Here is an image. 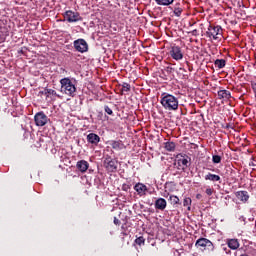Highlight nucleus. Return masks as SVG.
<instances>
[{
  "label": "nucleus",
  "mask_w": 256,
  "mask_h": 256,
  "mask_svg": "<svg viewBox=\"0 0 256 256\" xmlns=\"http://www.w3.org/2000/svg\"><path fill=\"white\" fill-rule=\"evenodd\" d=\"M160 103L166 111H177L179 109V99L169 93H163Z\"/></svg>",
  "instance_id": "1"
},
{
  "label": "nucleus",
  "mask_w": 256,
  "mask_h": 256,
  "mask_svg": "<svg viewBox=\"0 0 256 256\" xmlns=\"http://www.w3.org/2000/svg\"><path fill=\"white\" fill-rule=\"evenodd\" d=\"M64 17L68 23H77V21H83L81 15L73 10L66 11Z\"/></svg>",
  "instance_id": "5"
},
{
  "label": "nucleus",
  "mask_w": 256,
  "mask_h": 256,
  "mask_svg": "<svg viewBox=\"0 0 256 256\" xmlns=\"http://www.w3.org/2000/svg\"><path fill=\"white\" fill-rule=\"evenodd\" d=\"M122 189H123V191H127V185L124 184V185L122 186Z\"/></svg>",
  "instance_id": "34"
},
{
  "label": "nucleus",
  "mask_w": 256,
  "mask_h": 256,
  "mask_svg": "<svg viewBox=\"0 0 256 256\" xmlns=\"http://www.w3.org/2000/svg\"><path fill=\"white\" fill-rule=\"evenodd\" d=\"M111 147L116 151H120V149H123V143L121 141H112Z\"/></svg>",
  "instance_id": "22"
},
{
  "label": "nucleus",
  "mask_w": 256,
  "mask_h": 256,
  "mask_svg": "<svg viewBox=\"0 0 256 256\" xmlns=\"http://www.w3.org/2000/svg\"><path fill=\"white\" fill-rule=\"evenodd\" d=\"M104 167L110 173H114V171H117V160L111 158L110 156H106L104 160Z\"/></svg>",
  "instance_id": "7"
},
{
  "label": "nucleus",
  "mask_w": 256,
  "mask_h": 256,
  "mask_svg": "<svg viewBox=\"0 0 256 256\" xmlns=\"http://www.w3.org/2000/svg\"><path fill=\"white\" fill-rule=\"evenodd\" d=\"M173 13L176 17H181V13H183V7H181V3H176L174 5Z\"/></svg>",
  "instance_id": "19"
},
{
  "label": "nucleus",
  "mask_w": 256,
  "mask_h": 256,
  "mask_svg": "<svg viewBox=\"0 0 256 256\" xmlns=\"http://www.w3.org/2000/svg\"><path fill=\"white\" fill-rule=\"evenodd\" d=\"M169 193H167V195H164V197H168Z\"/></svg>",
  "instance_id": "36"
},
{
  "label": "nucleus",
  "mask_w": 256,
  "mask_h": 256,
  "mask_svg": "<svg viewBox=\"0 0 256 256\" xmlns=\"http://www.w3.org/2000/svg\"><path fill=\"white\" fill-rule=\"evenodd\" d=\"M178 165L179 167L185 168L189 166V159L187 158H180L178 159Z\"/></svg>",
  "instance_id": "23"
},
{
  "label": "nucleus",
  "mask_w": 256,
  "mask_h": 256,
  "mask_svg": "<svg viewBox=\"0 0 256 256\" xmlns=\"http://www.w3.org/2000/svg\"><path fill=\"white\" fill-rule=\"evenodd\" d=\"M206 35L209 37V39H214V41H217L223 37V28H221V26L210 25Z\"/></svg>",
  "instance_id": "3"
},
{
  "label": "nucleus",
  "mask_w": 256,
  "mask_h": 256,
  "mask_svg": "<svg viewBox=\"0 0 256 256\" xmlns=\"http://www.w3.org/2000/svg\"><path fill=\"white\" fill-rule=\"evenodd\" d=\"M87 141L88 143H91V145H99V141H101V137L95 133H90L87 135Z\"/></svg>",
  "instance_id": "14"
},
{
  "label": "nucleus",
  "mask_w": 256,
  "mask_h": 256,
  "mask_svg": "<svg viewBox=\"0 0 256 256\" xmlns=\"http://www.w3.org/2000/svg\"><path fill=\"white\" fill-rule=\"evenodd\" d=\"M74 48L79 53H87V51H89V45H87V42L84 39L74 41Z\"/></svg>",
  "instance_id": "8"
},
{
  "label": "nucleus",
  "mask_w": 256,
  "mask_h": 256,
  "mask_svg": "<svg viewBox=\"0 0 256 256\" xmlns=\"http://www.w3.org/2000/svg\"><path fill=\"white\" fill-rule=\"evenodd\" d=\"M168 201L173 205V207H177V205H181V200L179 197L175 195H170Z\"/></svg>",
  "instance_id": "20"
},
{
  "label": "nucleus",
  "mask_w": 256,
  "mask_h": 256,
  "mask_svg": "<svg viewBox=\"0 0 256 256\" xmlns=\"http://www.w3.org/2000/svg\"><path fill=\"white\" fill-rule=\"evenodd\" d=\"M119 223H121V222L119 221V219H117V217H114V224H115V225H119Z\"/></svg>",
  "instance_id": "32"
},
{
  "label": "nucleus",
  "mask_w": 256,
  "mask_h": 256,
  "mask_svg": "<svg viewBox=\"0 0 256 256\" xmlns=\"http://www.w3.org/2000/svg\"><path fill=\"white\" fill-rule=\"evenodd\" d=\"M34 121L37 127H45V125H47V122L49 121V118L47 117V115H45V113L38 112L34 116Z\"/></svg>",
  "instance_id": "6"
},
{
  "label": "nucleus",
  "mask_w": 256,
  "mask_h": 256,
  "mask_svg": "<svg viewBox=\"0 0 256 256\" xmlns=\"http://www.w3.org/2000/svg\"><path fill=\"white\" fill-rule=\"evenodd\" d=\"M41 95H46V97H59L57 91L53 89H45L44 91L40 92Z\"/></svg>",
  "instance_id": "17"
},
{
  "label": "nucleus",
  "mask_w": 256,
  "mask_h": 256,
  "mask_svg": "<svg viewBox=\"0 0 256 256\" xmlns=\"http://www.w3.org/2000/svg\"><path fill=\"white\" fill-rule=\"evenodd\" d=\"M195 246L197 247V249H202V251H213V249H215V246H213V242H211L207 238H199L196 241Z\"/></svg>",
  "instance_id": "4"
},
{
  "label": "nucleus",
  "mask_w": 256,
  "mask_h": 256,
  "mask_svg": "<svg viewBox=\"0 0 256 256\" xmlns=\"http://www.w3.org/2000/svg\"><path fill=\"white\" fill-rule=\"evenodd\" d=\"M252 89H253L254 93H256V83L252 84Z\"/></svg>",
  "instance_id": "33"
},
{
  "label": "nucleus",
  "mask_w": 256,
  "mask_h": 256,
  "mask_svg": "<svg viewBox=\"0 0 256 256\" xmlns=\"http://www.w3.org/2000/svg\"><path fill=\"white\" fill-rule=\"evenodd\" d=\"M122 93L123 92H127V91H131V85L129 83L124 82L122 84V89H121Z\"/></svg>",
  "instance_id": "27"
},
{
  "label": "nucleus",
  "mask_w": 256,
  "mask_h": 256,
  "mask_svg": "<svg viewBox=\"0 0 256 256\" xmlns=\"http://www.w3.org/2000/svg\"><path fill=\"white\" fill-rule=\"evenodd\" d=\"M205 181H212L213 183L217 182V181H221V176L217 175V174H211L208 173L205 176Z\"/></svg>",
  "instance_id": "16"
},
{
  "label": "nucleus",
  "mask_w": 256,
  "mask_h": 256,
  "mask_svg": "<svg viewBox=\"0 0 256 256\" xmlns=\"http://www.w3.org/2000/svg\"><path fill=\"white\" fill-rule=\"evenodd\" d=\"M227 244L230 249H233V250L239 249V240L237 239H230L227 241Z\"/></svg>",
  "instance_id": "18"
},
{
  "label": "nucleus",
  "mask_w": 256,
  "mask_h": 256,
  "mask_svg": "<svg viewBox=\"0 0 256 256\" xmlns=\"http://www.w3.org/2000/svg\"><path fill=\"white\" fill-rule=\"evenodd\" d=\"M155 1H156L157 5L169 6L175 0H155Z\"/></svg>",
  "instance_id": "26"
},
{
  "label": "nucleus",
  "mask_w": 256,
  "mask_h": 256,
  "mask_svg": "<svg viewBox=\"0 0 256 256\" xmlns=\"http://www.w3.org/2000/svg\"><path fill=\"white\" fill-rule=\"evenodd\" d=\"M123 235H127V233H126V232H123Z\"/></svg>",
  "instance_id": "37"
},
{
  "label": "nucleus",
  "mask_w": 256,
  "mask_h": 256,
  "mask_svg": "<svg viewBox=\"0 0 256 256\" xmlns=\"http://www.w3.org/2000/svg\"><path fill=\"white\" fill-rule=\"evenodd\" d=\"M218 99H223V101H229L231 99V92L228 90L218 91Z\"/></svg>",
  "instance_id": "15"
},
{
  "label": "nucleus",
  "mask_w": 256,
  "mask_h": 256,
  "mask_svg": "<svg viewBox=\"0 0 256 256\" xmlns=\"http://www.w3.org/2000/svg\"><path fill=\"white\" fill-rule=\"evenodd\" d=\"M201 194H197L196 199H200Z\"/></svg>",
  "instance_id": "35"
},
{
  "label": "nucleus",
  "mask_w": 256,
  "mask_h": 256,
  "mask_svg": "<svg viewBox=\"0 0 256 256\" xmlns=\"http://www.w3.org/2000/svg\"><path fill=\"white\" fill-rule=\"evenodd\" d=\"M104 111H105V113H107L108 115H113V110H112L109 106H105V107H104Z\"/></svg>",
  "instance_id": "30"
},
{
  "label": "nucleus",
  "mask_w": 256,
  "mask_h": 256,
  "mask_svg": "<svg viewBox=\"0 0 256 256\" xmlns=\"http://www.w3.org/2000/svg\"><path fill=\"white\" fill-rule=\"evenodd\" d=\"M191 203H192L191 198L190 197H186L183 200V207H187V210L191 211Z\"/></svg>",
  "instance_id": "24"
},
{
  "label": "nucleus",
  "mask_w": 256,
  "mask_h": 256,
  "mask_svg": "<svg viewBox=\"0 0 256 256\" xmlns=\"http://www.w3.org/2000/svg\"><path fill=\"white\" fill-rule=\"evenodd\" d=\"M170 57L174 59V61H181L183 59V50L179 46H172L170 49Z\"/></svg>",
  "instance_id": "9"
},
{
  "label": "nucleus",
  "mask_w": 256,
  "mask_h": 256,
  "mask_svg": "<svg viewBox=\"0 0 256 256\" xmlns=\"http://www.w3.org/2000/svg\"><path fill=\"white\" fill-rule=\"evenodd\" d=\"M136 245H143L145 243V239L143 237H139L135 240Z\"/></svg>",
  "instance_id": "29"
},
{
  "label": "nucleus",
  "mask_w": 256,
  "mask_h": 256,
  "mask_svg": "<svg viewBox=\"0 0 256 256\" xmlns=\"http://www.w3.org/2000/svg\"><path fill=\"white\" fill-rule=\"evenodd\" d=\"M122 229L124 230V229H125V226H122Z\"/></svg>",
  "instance_id": "38"
},
{
  "label": "nucleus",
  "mask_w": 256,
  "mask_h": 256,
  "mask_svg": "<svg viewBox=\"0 0 256 256\" xmlns=\"http://www.w3.org/2000/svg\"><path fill=\"white\" fill-rule=\"evenodd\" d=\"M61 85V93L68 95V97H75V93H77V87H75V83L70 78H62L60 80Z\"/></svg>",
  "instance_id": "2"
},
{
  "label": "nucleus",
  "mask_w": 256,
  "mask_h": 256,
  "mask_svg": "<svg viewBox=\"0 0 256 256\" xmlns=\"http://www.w3.org/2000/svg\"><path fill=\"white\" fill-rule=\"evenodd\" d=\"M235 195L238 201H241V203H247V201H249V192L247 191H237Z\"/></svg>",
  "instance_id": "12"
},
{
  "label": "nucleus",
  "mask_w": 256,
  "mask_h": 256,
  "mask_svg": "<svg viewBox=\"0 0 256 256\" xmlns=\"http://www.w3.org/2000/svg\"><path fill=\"white\" fill-rule=\"evenodd\" d=\"M164 147H165L166 151H175L176 145L174 142H166L164 144Z\"/></svg>",
  "instance_id": "25"
},
{
  "label": "nucleus",
  "mask_w": 256,
  "mask_h": 256,
  "mask_svg": "<svg viewBox=\"0 0 256 256\" xmlns=\"http://www.w3.org/2000/svg\"><path fill=\"white\" fill-rule=\"evenodd\" d=\"M206 195H208L209 197H211V195H213V189L207 188V189H206Z\"/></svg>",
  "instance_id": "31"
},
{
  "label": "nucleus",
  "mask_w": 256,
  "mask_h": 256,
  "mask_svg": "<svg viewBox=\"0 0 256 256\" xmlns=\"http://www.w3.org/2000/svg\"><path fill=\"white\" fill-rule=\"evenodd\" d=\"M154 207L157 211H165L167 209V200L165 198H158L154 203Z\"/></svg>",
  "instance_id": "11"
},
{
  "label": "nucleus",
  "mask_w": 256,
  "mask_h": 256,
  "mask_svg": "<svg viewBox=\"0 0 256 256\" xmlns=\"http://www.w3.org/2000/svg\"><path fill=\"white\" fill-rule=\"evenodd\" d=\"M76 168L80 173H87V169H89V162L85 160H80L76 164Z\"/></svg>",
  "instance_id": "13"
},
{
  "label": "nucleus",
  "mask_w": 256,
  "mask_h": 256,
  "mask_svg": "<svg viewBox=\"0 0 256 256\" xmlns=\"http://www.w3.org/2000/svg\"><path fill=\"white\" fill-rule=\"evenodd\" d=\"M214 65L218 69H223L225 65H227V62L225 61V59H216Z\"/></svg>",
  "instance_id": "21"
},
{
  "label": "nucleus",
  "mask_w": 256,
  "mask_h": 256,
  "mask_svg": "<svg viewBox=\"0 0 256 256\" xmlns=\"http://www.w3.org/2000/svg\"><path fill=\"white\" fill-rule=\"evenodd\" d=\"M212 163H215V164L221 163V156L213 155L212 156Z\"/></svg>",
  "instance_id": "28"
},
{
  "label": "nucleus",
  "mask_w": 256,
  "mask_h": 256,
  "mask_svg": "<svg viewBox=\"0 0 256 256\" xmlns=\"http://www.w3.org/2000/svg\"><path fill=\"white\" fill-rule=\"evenodd\" d=\"M134 191H136L137 195H139V197H143L145 195H147V186L143 183H137L134 186Z\"/></svg>",
  "instance_id": "10"
}]
</instances>
